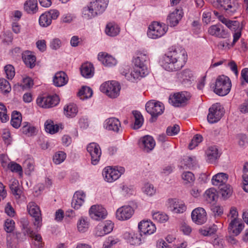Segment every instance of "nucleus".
<instances>
[{
    "mask_svg": "<svg viewBox=\"0 0 248 248\" xmlns=\"http://www.w3.org/2000/svg\"><path fill=\"white\" fill-rule=\"evenodd\" d=\"M120 241L116 236H109L103 245V248H110Z\"/></svg>",
    "mask_w": 248,
    "mask_h": 248,
    "instance_id": "obj_56",
    "label": "nucleus"
},
{
    "mask_svg": "<svg viewBox=\"0 0 248 248\" xmlns=\"http://www.w3.org/2000/svg\"><path fill=\"white\" fill-rule=\"evenodd\" d=\"M8 168L12 171L18 172L19 174L22 173V169L20 165L15 162H11L8 165Z\"/></svg>",
    "mask_w": 248,
    "mask_h": 248,
    "instance_id": "obj_61",
    "label": "nucleus"
},
{
    "mask_svg": "<svg viewBox=\"0 0 248 248\" xmlns=\"http://www.w3.org/2000/svg\"><path fill=\"white\" fill-rule=\"evenodd\" d=\"M244 227V224L241 220L234 221L230 220L228 227V231L233 236L239 235Z\"/></svg>",
    "mask_w": 248,
    "mask_h": 248,
    "instance_id": "obj_25",
    "label": "nucleus"
},
{
    "mask_svg": "<svg viewBox=\"0 0 248 248\" xmlns=\"http://www.w3.org/2000/svg\"><path fill=\"white\" fill-rule=\"evenodd\" d=\"M66 158V154L62 151L58 152L53 156V162L56 164H60Z\"/></svg>",
    "mask_w": 248,
    "mask_h": 248,
    "instance_id": "obj_58",
    "label": "nucleus"
},
{
    "mask_svg": "<svg viewBox=\"0 0 248 248\" xmlns=\"http://www.w3.org/2000/svg\"><path fill=\"white\" fill-rule=\"evenodd\" d=\"M228 175L224 172H219L214 175L212 178V183L214 186H220L225 184L228 179Z\"/></svg>",
    "mask_w": 248,
    "mask_h": 248,
    "instance_id": "obj_28",
    "label": "nucleus"
},
{
    "mask_svg": "<svg viewBox=\"0 0 248 248\" xmlns=\"http://www.w3.org/2000/svg\"><path fill=\"white\" fill-rule=\"evenodd\" d=\"M94 70L92 63H83L80 67L81 74L86 78L92 77L94 74Z\"/></svg>",
    "mask_w": 248,
    "mask_h": 248,
    "instance_id": "obj_30",
    "label": "nucleus"
},
{
    "mask_svg": "<svg viewBox=\"0 0 248 248\" xmlns=\"http://www.w3.org/2000/svg\"><path fill=\"white\" fill-rule=\"evenodd\" d=\"M217 8H223L229 16L233 15L238 10L239 5L236 0H208Z\"/></svg>",
    "mask_w": 248,
    "mask_h": 248,
    "instance_id": "obj_4",
    "label": "nucleus"
},
{
    "mask_svg": "<svg viewBox=\"0 0 248 248\" xmlns=\"http://www.w3.org/2000/svg\"><path fill=\"white\" fill-rule=\"evenodd\" d=\"M22 116L20 113L14 111L11 116V124L15 128H18L21 124Z\"/></svg>",
    "mask_w": 248,
    "mask_h": 248,
    "instance_id": "obj_37",
    "label": "nucleus"
},
{
    "mask_svg": "<svg viewBox=\"0 0 248 248\" xmlns=\"http://www.w3.org/2000/svg\"><path fill=\"white\" fill-rule=\"evenodd\" d=\"M145 108L146 111L152 116L150 120L152 123L155 122L157 117L163 113L164 110V105L161 102L154 100L148 101L146 104Z\"/></svg>",
    "mask_w": 248,
    "mask_h": 248,
    "instance_id": "obj_7",
    "label": "nucleus"
},
{
    "mask_svg": "<svg viewBox=\"0 0 248 248\" xmlns=\"http://www.w3.org/2000/svg\"><path fill=\"white\" fill-rule=\"evenodd\" d=\"M182 178L185 184L192 185L195 180L194 175L190 171L184 172L182 174Z\"/></svg>",
    "mask_w": 248,
    "mask_h": 248,
    "instance_id": "obj_48",
    "label": "nucleus"
},
{
    "mask_svg": "<svg viewBox=\"0 0 248 248\" xmlns=\"http://www.w3.org/2000/svg\"><path fill=\"white\" fill-rule=\"evenodd\" d=\"M190 93L186 92L174 93L169 97V103L173 106L180 107L185 105L190 99Z\"/></svg>",
    "mask_w": 248,
    "mask_h": 248,
    "instance_id": "obj_9",
    "label": "nucleus"
},
{
    "mask_svg": "<svg viewBox=\"0 0 248 248\" xmlns=\"http://www.w3.org/2000/svg\"><path fill=\"white\" fill-rule=\"evenodd\" d=\"M169 51L163 57L166 62H186L187 53L184 48L180 46H172Z\"/></svg>",
    "mask_w": 248,
    "mask_h": 248,
    "instance_id": "obj_3",
    "label": "nucleus"
},
{
    "mask_svg": "<svg viewBox=\"0 0 248 248\" xmlns=\"http://www.w3.org/2000/svg\"><path fill=\"white\" fill-rule=\"evenodd\" d=\"M45 129L46 132L53 134L57 132L59 130V126L54 124L51 120H47L45 124Z\"/></svg>",
    "mask_w": 248,
    "mask_h": 248,
    "instance_id": "obj_41",
    "label": "nucleus"
},
{
    "mask_svg": "<svg viewBox=\"0 0 248 248\" xmlns=\"http://www.w3.org/2000/svg\"><path fill=\"white\" fill-rule=\"evenodd\" d=\"M161 66L165 70L169 72L177 71L184 66L181 63H163Z\"/></svg>",
    "mask_w": 248,
    "mask_h": 248,
    "instance_id": "obj_38",
    "label": "nucleus"
},
{
    "mask_svg": "<svg viewBox=\"0 0 248 248\" xmlns=\"http://www.w3.org/2000/svg\"><path fill=\"white\" fill-rule=\"evenodd\" d=\"M4 70L7 78L9 79H12L15 75V71L14 66L11 64H8L5 66Z\"/></svg>",
    "mask_w": 248,
    "mask_h": 248,
    "instance_id": "obj_60",
    "label": "nucleus"
},
{
    "mask_svg": "<svg viewBox=\"0 0 248 248\" xmlns=\"http://www.w3.org/2000/svg\"><path fill=\"white\" fill-rule=\"evenodd\" d=\"M24 9L28 14H34L38 10L37 0H28L24 3Z\"/></svg>",
    "mask_w": 248,
    "mask_h": 248,
    "instance_id": "obj_32",
    "label": "nucleus"
},
{
    "mask_svg": "<svg viewBox=\"0 0 248 248\" xmlns=\"http://www.w3.org/2000/svg\"><path fill=\"white\" fill-rule=\"evenodd\" d=\"M205 197L206 200L210 202L214 201L217 197L216 191L213 188L207 190L205 193Z\"/></svg>",
    "mask_w": 248,
    "mask_h": 248,
    "instance_id": "obj_59",
    "label": "nucleus"
},
{
    "mask_svg": "<svg viewBox=\"0 0 248 248\" xmlns=\"http://www.w3.org/2000/svg\"><path fill=\"white\" fill-rule=\"evenodd\" d=\"M129 70L128 67H126L122 68L120 72L127 80L132 83L138 82L141 78L148 73V68L144 63H136L130 73H129Z\"/></svg>",
    "mask_w": 248,
    "mask_h": 248,
    "instance_id": "obj_1",
    "label": "nucleus"
},
{
    "mask_svg": "<svg viewBox=\"0 0 248 248\" xmlns=\"http://www.w3.org/2000/svg\"><path fill=\"white\" fill-rule=\"evenodd\" d=\"M120 89V84L116 81L105 82L100 87V91L111 98H115L119 95Z\"/></svg>",
    "mask_w": 248,
    "mask_h": 248,
    "instance_id": "obj_6",
    "label": "nucleus"
},
{
    "mask_svg": "<svg viewBox=\"0 0 248 248\" xmlns=\"http://www.w3.org/2000/svg\"><path fill=\"white\" fill-rule=\"evenodd\" d=\"M78 112V108L77 105L73 103H70L64 108V114L68 118L75 117Z\"/></svg>",
    "mask_w": 248,
    "mask_h": 248,
    "instance_id": "obj_31",
    "label": "nucleus"
},
{
    "mask_svg": "<svg viewBox=\"0 0 248 248\" xmlns=\"http://www.w3.org/2000/svg\"><path fill=\"white\" fill-rule=\"evenodd\" d=\"M105 126L108 130L113 131L116 133L122 131L120 121L115 117L107 119L105 121Z\"/></svg>",
    "mask_w": 248,
    "mask_h": 248,
    "instance_id": "obj_20",
    "label": "nucleus"
},
{
    "mask_svg": "<svg viewBox=\"0 0 248 248\" xmlns=\"http://www.w3.org/2000/svg\"><path fill=\"white\" fill-rule=\"evenodd\" d=\"M219 192L224 199L230 197L232 193V188L229 185L224 184L220 186Z\"/></svg>",
    "mask_w": 248,
    "mask_h": 248,
    "instance_id": "obj_42",
    "label": "nucleus"
},
{
    "mask_svg": "<svg viewBox=\"0 0 248 248\" xmlns=\"http://www.w3.org/2000/svg\"><path fill=\"white\" fill-rule=\"evenodd\" d=\"M142 191L147 195L152 196L155 194L156 189L152 184L147 183L142 187Z\"/></svg>",
    "mask_w": 248,
    "mask_h": 248,
    "instance_id": "obj_51",
    "label": "nucleus"
},
{
    "mask_svg": "<svg viewBox=\"0 0 248 248\" xmlns=\"http://www.w3.org/2000/svg\"><path fill=\"white\" fill-rule=\"evenodd\" d=\"M168 209L173 213H183L186 211V207L182 202L176 199L168 200Z\"/></svg>",
    "mask_w": 248,
    "mask_h": 248,
    "instance_id": "obj_19",
    "label": "nucleus"
},
{
    "mask_svg": "<svg viewBox=\"0 0 248 248\" xmlns=\"http://www.w3.org/2000/svg\"><path fill=\"white\" fill-rule=\"evenodd\" d=\"M52 21L49 17V15L46 12L42 14L39 19V25L43 27L49 26L51 24Z\"/></svg>",
    "mask_w": 248,
    "mask_h": 248,
    "instance_id": "obj_45",
    "label": "nucleus"
},
{
    "mask_svg": "<svg viewBox=\"0 0 248 248\" xmlns=\"http://www.w3.org/2000/svg\"><path fill=\"white\" fill-rule=\"evenodd\" d=\"M6 107L0 102V121L2 123H5L9 120Z\"/></svg>",
    "mask_w": 248,
    "mask_h": 248,
    "instance_id": "obj_54",
    "label": "nucleus"
},
{
    "mask_svg": "<svg viewBox=\"0 0 248 248\" xmlns=\"http://www.w3.org/2000/svg\"><path fill=\"white\" fill-rule=\"evenodd\" d=\"M168 28L165 25L158 22H153L148 27V36L152 39H156L164 35Z\"/></svg>",
    "mask_w": 248,
    "mask_h": 248,
    "instance_id": "obj_8",
    "label": "nucleus"
},
{
    "mask_svg": "<svg viewBox=\"0 0 248 248\" xmlns=\"http://www.w3.org/2000/svg\"><path fill=\"white\" fill-rule=\"evenodd\" d=\"M29 214L34 218L33 225L38 231L42 225V218L39 207L34 202H31L27 206Z\"/></svg>",
    "mask_w": 248,
    "mask_h": 248,
    "instance_id": "obj_10",
    "label": "nucleus"
},
{
    "mask_svg": "<svg viewBox=\"0 0 248 248\" xmlns=\"http://www.w3.org/2000/svg\"><path fill=\"white\" fill-rule=\"evenodd\" d=\"M140 232L143 234H152L156 230V227L152 222L148 220H142L138 225Z\"/></svg>",
    "mask_w": 248,
    "mask_h": 248,
    "instance_id": "obj_21",
    "label": "nucleus"
},
{
    "mask_svg": "<svg viewBox=\"0 0 248 248\" xmlns=\"http://www.w3.org/2000/svg\"><path fill=\"white\" fill-rule=\"evenodd\" d=\"M11 91L9 82L4 78H0V91L3 94H7Z\"/></svg>",
    "mask_w": 248,
    "mask_h": 248,
    "instance_id": "obj_40",
    "label": "nucleus"
},
{
    "mask_svg": "<svg viewBox=\"0 0 248 248\" xmlns=\"http://www.w3.org/2000/svg\"><path fill=\"white\" fill-rule=\"evenodd\" d=\"M192 221L197 224H202L207 220V214L205 210L202 207H198L191 213Z\"/></svg>",
    "mask_w": 248,
    "mask_h": 248,
    "instance_id": "obj_17",
    "label": "nucleus"
},
{
    "mask_svg": "<svg viewBox=\"0 0 248 248\" xmlns=\"http://www.w3.org/2000/svg\"><path fill=\"white\" fill-rule=\"evenodd\" d=\"M50 47L53 50H57L60 48L62 42L59 38H54L50 42Z\"/></svg>",
    "mask_w": 248,
    "mask_h": 248,
    "instance_id": "obj_64",
    "label": "nucleus"
},
{
    "mask_svg": "<svg viewBox=\"0 0 248 248\" xmlns=\"http://www.w3.org/2000/svg\"><path fill=\"white\" fill-rule=\"evenodd\" d=\"M15 228V222L11 219L6 220L4 224V229L7 232H11Z\"/></svg>",
    "mask_w": 248,
    "mask_h": 248,
    "instance_id": "obj_62",
    "label": "nucleus"
},
{
    "mask_svg": "<svg viewBox=\"0 0 248 248\" xmlns=\"http://www.w3.org/2000/svg\"><path fill=\"white\" fill-rule=\"evenodd\" d=\"M132 113L135 118V124L134 128L135 129L140 128L143 122V118L141 113L137 110L133 111Z\"/></svg>",
    "mask_w": 248,
    "mask_h": 248,
    "instance_id": "obj_43",
    "label": "nucleus"
},
{
    "mask_svg": "<svg viewBox=\"0 0 248 248\" xmlns=\"http://www.w3.org/2000/svg\"><path fill=\"white\" fill-rule=\"evenodd\" d=\"M22 57L23 62H36V58L34 53L26 50L24 51L22 54Z\"/></svg>",
    "mask_w": 248,
    "mask_h": 248,
    "instance_id": "obj_47",
    "label": "nucleus"
},
{
    "mask_svg": "<svg viewBox=\"0 0 248 248\" xmlns=\"http://www.w3.org/2000/svg\"><path fill=\"white\" fill-rule=\"evenodd\" d=\"M98 60L101 62H111L115 61V59L106 52H101L98 55Z\"/></svg>",
    "mask_w": 248,
    "mask_h": 248,
    "instance_id": "obj_52",
    "label": "nucleus"
},
{
    "mask_svg": "<svg viewBox=\"0 0 248 248\" xmlns=\"http://www.w3.org/2000/svg\"><path fill=\"white\" fill-rule=\"evenodd\" d=\"M214 14L220 22L225 24L230 30L234 31L233 35V43L236 42L241 36L242 26L240 22L236 20H231L223 16L220 15L216 11H214Z\"/></svg>",
    "mask_w": 248,
    "mask_h": 248,
    "instance_id": "obj_2",
    "label": "nucleus"
},
{
    "mask_svg": "<svg viewBox=\"0 0 248 248\" xmlns=\"http://www.w3.org/2000/svg\"><path fill=\"white\" fill-rule=\"evenodd\" d=\"M129 242L133 245H140L141 242L142 233L140 232H131L128 233Z\"/></svg>",
    "mask_w": 248,
    "mask_h": 248,
    "instance_id": "obj_35",
    "label": "nucleus"
},
{
    "mask_svg": "<svg viewBox=\"0 0 248 248\" xmlns=\"http://www.w3.org/2000/svg\"><path fill=\"white\" fill-rule=\"evenodd\" d=\"M207 160L211 163L214 162L219 156L218 151L216 146H211L206 151Z\"/></svg>",
    "mask_w": 248,
    "mask_h": 248,
    "instance_id": "obj_33",
    "label": "nucleus"
},
{
    "mask_svg": "<svg viewBox=\"0 0 248 248\" xmlns=\"http://www.w3.org/2000/svg\"><path fill=\"white\" fill-rule=\"evenodd\" d=\"M120 32V28L114 23H108L106 27L105 32L110 36H115L117 35Z\"/></svg>",
    "mask_w": 248,
    "mask_h": 248,
    "instance_id": "obj_34",
    "label": "nucleus"
},
{
    "mask_svg": "<svg viewBox=\"0 0 248 248\" xmlns=\"http://www.w3.org/2000/svg\"><path fill=\"white\" fill-rule=\"evenodd\" d=\"M108 0H93L90 4L97 16L103 13L106 9Z\"/></svg>",
    "mask_w": 248,
    "mask_h": 248,
    "instance_id": "obj_22",
    "label": "nucleus"
},
{
    "mask_svg": "<svg viewBox=\"0 0 248 248\" xmlns=\"http://www.w3.org/2000/svg\"><path fill=\"white\" fill-rule=\"evenodd\" d=\"M87 151L91 156L92 164L96 165L100 160L101 152L99 145L93 142L90 143L87 147Z\"/></svg>",
    "mask_w": 248,
    "mask_h": 248,
    "instance_id": "obj_15",
    "label": "nucleus"
},
{
    "mask_svg": "<svg viewBox=\"0 0 248 248\" xmlns=\"http://www.w3.org/2000/svg\"><path fill=\"white\" fill-rule=\"evenodd\" d=\"M208 31L210 35L218 38H225L228 36L227 31L219 24L210 26L208 29Z\"/></svg>",
    "mask_w": 248,
    "mask_h": 248,
    "instance_id": "obj_23",
    "label": "nucleus"
},
{
    "mask_svg": "<svg viewBox=\"0 0 248 248\" xmlns=\"http://www.w3.org/2000/svg\"><path fill=\"white\" fill-rule=\"evenodd\" d=\"M153 218L156 221L160 223L166 222L169 217L167 215L159 212H154L152 213Z\"/></svg>",
    "mask_w": 248,
    "mask_h": 248,
    "instance_id": "obj_49",
    "label": "nucleus"
},
{
    "mask_svg": "<svg viewBox=\"0 0 248 248\" xmlns=\"http://www.w3.org/2000/svg\"><path fill=\"white\" fill-rule=\"evenodd\" d=\"M89 226V223L87 218H80L77 223V228L78 231L81 232H84L87 231Z\"/></svg>",
    "mask_w": 248,
    "mask_h": 248,
    "instance_id": "obj_44",
    "label": "nucleus"
},
{
    "mask_svg": "<svg viewBox=\"0 0 248 248\" xmlns=\"http://www.w3.org/2000/svg\"><path fill=\"white\" fill-rule=\"evenodd\" d=\"M89 212L91 217L96 220L104 219L107 215L106 210L101 205L98 204L92 205Z\"/></svg>",
    "mask_w": 248,
    "mask_h": 248,
    "instance_id": "obj_13",
    "label": "nucleus"
},
{
    "mask_svg": "<svg viewBox=\"0 0 248 248\" xmlns=\"http://www.w3.org/2000/svg\"><path fill=\"white\" fill-rule=\"evenodd\" d=\"M97 16L90 4L84 7L82 10V17L85 19H91Z\"/></svg>",
    "mask_w": 248,
    "mask_h": 248,
    "instance_id": "obj_36",
    "label": "nucleus"
},
{
    "mask_svg": "<svg viewBox=\"0 0 248 248\" xmlns=\"http://www.w3.org/2000/svg\"><path fill=\"white\" fill-rule=\"evenodd\" d=\"M133 213L134 210L130 206H123L117 209L116 217L120 220H126L129 219Z\"/></svg>",
    "mask_w": 248,
    "mask_h": 248,
    "instance_id": "obj_18",
    "label": "nucleus"
},
{
    "mask_svg": "<svg viewBox=\"0 0 248 248\" xmlns=\"http://www.w3.org/2000/svg\"><path fill=\"white\" fill-rule=\"evenodd\" d=\"M202 140V137L201 135L197 134L192 139L190 143L188 145L189 149L192 150L195 147L197 146L198 144Z\"/></svg>",
    "mask_w": 248,
    "mask_h": 248,
    "instance_id": "obj_57",
    "label": "nucleus"
},
{
    "mask_svg": "<svg viewBox=\"0 0 248 248\" xmlns=\"http://www.w3.org/2000/svg\"><path fill=\"white\" fill-rule=\"evenodd\" d=\"M178 78L184 86H191L196 82L194 74L189 70L186 69L179 73Z\"/></svg>",
    "mask_w": 248,
    "mask_h": 248,
    "instance_id": "obj_14",
    "label": "nucleus"
},
{
    "mask_svg": "<svg viewBox=\"0 0 248 248\" xmlns=\"http://www.w3.org/2000/svg\"><path fill=\"white\" fill-rule=\"evenodd\" d=\"M124 172V169L123 167H119L116 169L109 166L104 169L103 176L106 181L111 183L117 180Z\"/></svg>",
    "mask_w": 248,
    "mask_h": 248,
    "instance_id": "obj_11",
    "label": "nucleus"
},
{
    "mask_svg": "<svg viewBox=\"0 0 248 248\" xmlns=\"http://www.w3.org/2000/svg\"><path fill=\"white\" fill-rule=\"evenodd\" d=\"M231 87L230 78L227 76L222 75L217 78L214 91L218 95L225 96L229 93Z\"/></svg>",
    "mask_w": 248,
    "mask_h": 248,
    "instance_id": "obj_5",
    "label": "nucleus"
},
{
    "mask_svg": "<svg viewBox=\"0 0 248 248\" xmlns=\"http://www.w3.org/2000/svg\"><path fill=\"white\" fill-rule=\"evenodd\" d=\"M182 17L181 10L175 9L171 12L167 18V23L171 27L176 26Z\"/></svg>",
    "mask_w": 248,
    "mask_h": 248,
    "instance_id": "obj_26",
    "label": "nucleus"
},
{
    "mask_svg": "<svg viewBox=\"0 0 248 248\" xmlns=\"http://www.w3.org/2000/svg\"><path fill=\"white\" fill-rule=\"evenodd\" d=\"M85 194L82 191H78L74 195L72 206L76 209H78L84 202Z\"/></svg>",
    "mask_w": 248,
    "mask_h": 248,
    "instance_id": "obj_27",
    "label": "nucleus"
},
{
    "mask_svg": "<svg viewBox=\"0 0 248 248\" xmlns=\"http://www.w3.org/2000/svg\"><path fill=\"white\" fill-rule=\"evenodd\" d=\"M179 131V126L177 124H174L172 126L168 127L166 130V133L168 136H172L177 134Z\"/></svg>",
    "mask_w": 248,
    "mask_h": 248,
    "instance_id": "obj_63",
    "label": "nucleus"
},
{
    "mask_svg": "<svg viewBox=\"0 0 248 248\" xmlns=\"http://www.w3.org/2000/svg\"><path fill=\"white\" fill-rule=\"evenodd\" d=\"M93 93V90L89 87L83 86L78 93L80 99L84 100L92 97Z\"/></svg>",
    "mask_w": 248,
    "mask_h": 248,
    "instance_id": "obj_39",
    "label": "nucleus"
},
{
    "mask_svg": "<svg viewBox=\"0 0 248 248\" xmlns=\"http://www.w3.org/2000/svg\"><path fill=\"white\" fill-rule=\"evenodd\" d=\"M36 102L37 105L42 108H49L56 106L59 102V99L57 95L40 97L37 99Z\"/></svg>",
    "mask_w": 248,
    "mask_h": 248,
    "instance_id": "obj_12",
    "label": "nucleus"
},
{
    "mask_svg": "<svg viewBox=\"0 0 248 248\" xmlns=\"http://www.w3.org/2000/svg\"><path fill=\"white\" fill-rule=\"evenodd\" d=\"M22 131L24 134L29 136H31L35 133V128L31 125L29 123L24 122L23 123Z\"/></svg>",
    "mask_w": 248,
    "mask_h": 248,
    "instance_id": "obj_50",
    "label": "nucleus"
},
{
    "mask_svg": "<svg viewBox=\"0 0 248 248\" xmlns=\"http://www.w3.org/2000/svg\"><path fill=\"white\" fill-rule=\"evenodd\" d=\"M217 231V226L213 225L209 227H203L199 230V232L202 235L210 236Z\"/></svg>",
    "mask_w": 248,
    "mask_h": 248,
    "instance_id": "obj_46",
    "label": "nucleus"
},
{
    "mask_svg": "<svg viewBox=\"0 0 248 248\" xmlns=\"http://www.w3.org/2000/svg\"><path fill=\"white\" fill-rule=\"evenodd\" d=\"M140 145L144 152H149L154 148L155 143L152 137L145 136L140 140Z\"/></svg>",
    "mask_w": 248,
    "mask_h": 248,
    "instance_id": "obj_24",
    "label": "nucleus"
},
{
    "mask_svg": "<svg viewBox=\"0 0 248 248\" xmlns=\"http://www.w3.org/2000/svg\"><path fill=\"white\" fill-rule=\"evenodd\" d=\"M68 81V78L66 74L60 71L56 73L53 78L54 84L57 87H62L65 85Z\"/></svg>",
    "mask_w": 248,
    "mask_h": 248,
    "instance_id": "obj_29",
    "label": "nucleus"
},
{
    "mask_svg": "<svg viewBox=\"0 0 248 248\" xmlns=\"http://www.w3.org/2000/svg\"><path fill=\"white\" fill-rule=\"evenodd\" d=\"M149 56L145 53L139 52L133 57V61L135 62H146L149 61Z\"/></svg>",
    "mask_w": 248,
    "mask_h": 248,
    "instance_id": "obj_55",
    "label": "nucleus"
},
{
    "mask_svg": "<svg viewBox=\"0 0 248 248\" xmlns=\"http://www.w3.org/2000/svg\"><path fill=\"white\" fill-rule=\"evenodd\" d=\"M22 225V228L24 230L23 233L25 235H28L31 236L33 234V231L29 227V221L26 218H22L21 221Z\"/></svg>",
    "mask_w": 248,
    "mask_h": 248,
    "instance_id": "obj_53",
    "label": "nucleus"
},
{
    "mask_svg": "<svg viewBox=\"0 0 248 248\" xmlns=\"http://www.w3.org/2000/svg\"><path fill=\"white\" fill-rule=\"evenodd\" d=\"M223 114V110L217 105H213L209 109L207 120L211 124L217 123L221 119Z\"/></svg>",
    "mask_w": 248,
    "mask_h": 248,
    "instance_id": "obj_16",
    "label": "nucleus"
}]
</instances>
